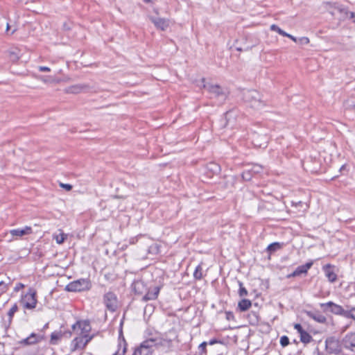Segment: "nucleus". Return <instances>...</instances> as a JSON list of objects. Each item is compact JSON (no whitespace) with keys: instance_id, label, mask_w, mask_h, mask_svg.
Returning a JSON list of instances; mask_svg holds the SVG:
<instances>
[{"instance_id":"48","label":"nucleus","mask_w":355,"mask_h":355,"mask_svg":"<svg viewBox=\"0 0 355 355\" xmlns=\"http://www.w3.org/2000/svg\"><path fill=\"white\" fill-rule=\"evenodd\" d=\"M346 168H347V165H346V164H343V165L340 167V172H343V171H345V170H346Z\"/></svg>"},{"instance_id":"30","label":"nucleus","mask_w":355,"mask_h":355,"mask_svg":"<svg viewBox=\"0 0 355 355\" xmlns=\"http://www.w3.org/2000/svg\"><path fill=\"white\" fill-rule=\"evenodd\" d=\"M62 335L59 333H52L51 335V344L55 345L58 343V341L61 338Z\"/></svg>"},{"instance_id":"12","label":"nucleus","mask_w":355,"mask_h":355,"mask_svg":"<svg viewBox=\"0 0 355 355\" xmlns=\"http://www.w3.org/2000/svg\"><path fill=\"white\" fill-rule=\"evenodd\" d=\"M159 291L160 288L159 286H155L152 289L147 288V291H146V293L143 296L142 300L144 302H147L149 300H156L158 297Z\"/></svg>"},{"instance_id":"31","label":"nucleus","mask_w":355,"mask_h":355,"mask_svg":"<svg viewBox=\"0 0 355 355\" xmlns=\"http://www.w3.org/2000/svg\"><path fill=\"white\" fill-rule=\"evenodd\" d=\"M270 30L271 31H276L277 33H278L279 35H282V36H286L287 35V33H286L284 31H283L282 29H281L276 24H272L270 26Z\"/></svg>"},{"instance_id":"7","label":"nucleus","mask_w":355,"mask_h":355,"mask_svg":"<svg viewBox=\"0 0 355 355\" xmlns=\"http://www.w3.org/2000/svg\"><path fill=\"white\" fill-rule=\"evenodd\" d=\"M342 346L347 355H355V333L347 334L342 339Z\"/></svg>"},{"instance_id":"41","label":"nucleus","mask_w":355,"mask_h":355,"mask_svg":"<svg viewBox=\"0 0 355 355\" xmlns=\"http://www.w3.org/2000/svg\"><path fill=\"white\" fill-rule=\"evenodd\" d=\"M292 205L294 206V207H307V205L306 203H304L302 201H298V202H292Z\"/></svg>"},{"instance_id":"32","label":"nucleus","mask_w":355,"mask_h":355,"mask_svg":"<svg viewBox=\"0 0 355 355\" xmlns=\"http://www.w3.org/2000/svg\"><path fill=\"white\" fill-rule=\"evenodd\" d=\"M239 282V295L240 297H244L248 295V291L245 287H243V283L240 281Z\"/></svg>"},{"instance_id":"49","label":"nucleus","mask_w":355,"mask_h":355,"mask_svg":"<svg viewBox=\"0 0 355 355\" xmlns=\"http://www.w3.org/2000/svg\"><path fill=\"white\" fill-rule=\"evenodd\" d=\"M260 168H261V167H260V166H253L251 169H254L255 171H258L259 172V169H260Z\"/></svg>"},{"instance_id":"23","label":"nucleus","mask_w":355,"mask_h":355,"mask_svg":"<svg viewBox=\"0 0 355 355\" xmlns=\"http://www.w3.org/2000/svg\"><path fill=\"white\" fill-rule=\"evenodd\" d=\"M284 244L283 243H280L279 242H274L272 243H270L268 247H267V252H269L270 254H272L279 250H280L282 247H283Z\"/></svg>"},{"instance_id":"8","label":"nucleus","mask_w":355,"mask_h":355,"mask_svg":"<svg viewBox=\"0 0 355 355\" xmlns=\"http://www.w3.org/2000/svg\"><path fill=\"white\" fill-rule=\"evenodd\" d=\"M320 307L322 309L324 312L330 311L334 314L345 317L346 309H343L340 305L334 303L333 302L321 303Z\"/></svg>"},{"instance_id":"16","label":"nucleus","mask_w":355,"mask_h":355,"mask_svg":"<svg viewBox=\"0 0 355 355\" xmlns=\"http://www.w3.org/2000/svg\"><path fill=\"white\" fill-rule=\"evenodd\" d=\"M323 270L325 273V276L327 277L330 282H334L337 279V275L334 272L333 267L331 264H327L323 266Z\"/></svg>"},{"instance_id":"10","label":"nucleus","mask_w":355,"mask_h":355,"mask_svg":"<svg viewBox=\"0 0 355 355\" xmlns=\"http://www.w3.org/2000/svg\"><path fill=\"white\" fill-rule=\"evenodd\" d=\"M89 282L85 279H80L73 282L67 286V289L69 291L76 292L81 291L87 288Z\"/></svg>"},{"instance_id":"1","label":"nucleus","mask_w":355,"mask_h":355,"mask_svg":"<svg viewBox=\"0 0 355 355\" xmlns=\"http://www.w3.org/2000/svg\"><path fill=\"white\" fill-rule=\"evenodd\" d=\"M168 333L172 334L171 337L165 336L144 340L139 347L135 349L133 355H153V348L154 347L164 346L170 347L172 345V341L178 338V336L173 329H171Z\"/></svg>"},{"instance_id":"4","label":"nucleus","mask_w":355,"mask_h":355,"mask_svg":"<svg viewBox=\"0 0 355 355\" xmlns=\"http://www.w3.org/2000/svg\"><path fill=\"white\" fill-rule=\"evenodd\" d=\"M201 81L203 83L202 87L207 89L211 98L217 100L219 105L223 104L226 101L228 95L226 89L217 84L206 83L204 78H202Z\"/></svg>"},{"instance_id":"15","label":"nucleus","mask_w":355,"mask_h":355,"mask_svg":"<svg viewBox=\"0 0 355 355\" xmlns=\"http://www.w3.org/2000/svg\"><path fill=\"white\" fill-rule=\"evenodd\" d=\"M132 288L135 293L138 295L143 294L147 291L146 285L144 282L141 279L134 281L132 284Z\"/></svg>"},{"instance_id":"22","label":"nucleus","mask_w":355,"mask_h":355,"mask_svg":"<svg viewBox=\"0 0 355 355\" xmlns=\"http://www.w3.org/2000/svg\"><path fill=\"white\" fill-rule=\"evenodd\" d=\"M37 78L44 83H58L62 80V78L53 76H39Z\"/></svg>"},{"instance_id":"27","label":"nucleus","mask_w":355,"mask_h":355,"mask_svg":"<svg viewBox=\"0 0 355 355\" xmlns=\"http://www.w3.org/2000/svg\"><path fill=\"white\" fill-rule=\"evenodd\" d=\"M336 10L338 12H339L340 13H344L347 16L349 15V17L351 19H353V22L355 23V12H349L347 10H345V8H340V7L336 8Z\"/></svg>"},{"instance_id":"37","label":"nucleus","mask_w":355,"mask_h":355,"mask_svg":"<svg viewBox=\"0 0 355 355\" xmlns=\"http://www.w3.org/2000/svg\"><path fill=\"white\" fill-rule=\"evenodd\" d=\"M279 342L283 347H286L289 344V338L286 336H283L280 338Z\"/></svg>"},{"instance_id":"29","label":"nucleus","mask_w":355,"mask_h":355,"mask_svg":"<svg viewBox=\"0 0 355 355\" xmlns=\"http://www.w3.org/2000/svg\"><path fill=\"white\" fill-rule=\"evenodd\" d=\"M53 238L55 239L58 244L62 243L67 238V235L62 232H60L58 234H54Z\"/></svg>"},{"instance_id":"51","label":"nucleus","mask_w":355,"mask_h":355,"mask_svg":"<svg viewBox=\"0 0 355 355\" xmlns=\"http://www.w3.org/2000/svg\"><path fill=\"white\" fill-rule=\"evenodd\" d=\"M10 29V25L8 23L6 24V31H8Z\"/></svg>"},{"instance_id":"55","label":"nucleus","mask_w":355,"mask_h":355,"mask_svg":"<svg viewBox=\"0 0 355 355\" xmlns=\"http://www.w3.org/2000/svg\"><path fill=\"white\" fill-rule=\"evenodd\" d=\"M92 338H93V336L90 335V337H89L90 341L92 340Z\"/></svg>"},{"instance_id":"9","label":"nucleus","mask_w":355,"mask_h":355,"mask_svg":"<svg viewBox=\"0 0 355 355\" xmlns=\"http://www.w3.org/2000/svg\"><path fill=\"white\" fill-rule=\"evenodd\" d=\"M104 303L111 311H115L118 306V300L114 293L109 292L104 295Z\"/></svg>"},{"instance_id":"58","label":"nucleus","mask_w":355,"mask_h":355,"mask_svg":"<svg viewBox=\"0 0 355 355\" xmlns=\"http://www.w3.org/2000/svg\"><path fill=\"white\" fill-rule=\"evenodd\" d=\"M3 282H0V286H1V284H3Z\"/></svg>"},{"instance_id":"24","label":"nucleus","mask_w":355,"mask_h":355,"mask_svg":"<svg viewBox=\"0 0 355 355\" xmlns=\"http://www.w3.org/2000/svg\"><path fill=\"white\" fill-rule=\"evenodd\" d=\"M300 341L304 344L309 343L312 340V336L305 330H304L300 334Z\"/></svg>"},{"instance_id":"56","label":"nucleus","mask_w":355,"mask_h":355,"mask_svg":"<svg viewBox=\"0 0 355 355\" xmlns=\"http://www.w3.org/2000/svg\"><path fill=\"white\" fill-rule=\"evenodd\" d=\"M332 15H334L335 13L334 12H331Z\"/></svg>"},{"instance_id":"13","label":"nucleus","mask_w":355,"mask_h":355,"mask_svg":"<svg viewBox=\"0 0 355 355\" xmlns=\"http://www.w3.org/2000/svg\"><path fill=\"white\" fill-rule=\"evenodd\" d=\"M33 233L31 227L26 226L22 229H15L10 231V234L13 237H22L26 235H29Z\"/></svg>"},{"instance_id":"53","label":"nucleus","mask_w":355,"mask_h":355,"mask_svg":"<svg viewBox=\"0 0 355 355\" xmlns=\"http://www.w3.org/2000/svg\"><path fill=\"white\" fill-rule=\"evenodd\" d=\"M144 1L146 2V3H150L153 1L152 0H144Z\"/></svg>"},{"instance_id":"50","label":"nucleus","mask_w":355,"mask_h":355,"mask_svg":"<svg viewBox=\"0 0 355 355\" xmlns=\"http://www.w3.org/2000/svg\"><path fill=\"white\" fill-rule=\"evenodd\" d=\"M214 168H212V170H214V171H217V170H219V166L216 164H214Z\"/></svg>"},{"instance_id":"20","label":"nucleus","mask_w":355,"mask_h":355,"mask_svg":"<svg viewBox=\"0 0 355 355\" xmlns=\"http://www.w3.org/2000/svg\"><path fill=\"white\" fill-rule=\"evenodd\" d=\"M85 88V86L75 85L65 88L64 92L67 94H78Z\"/></svg>"},{"instance_id":"33","label":"nucleus","mask_w":355,"mask_h":355,"mask_svg":"<svg viewBox=\"0 0 355 355\" xmlns=\"http://www.w3.org/2000/svg\"><path fill=\"white\" fill-rule=\"evenodd\" d=\"M18 311V306L17 304H15L11 309L9 310L8 315L9 316L10 321L12 320L13 315Z\"/></svg>"},{"instance_id":"17","label":"nucleus","mask_w":355,"mask_h":355,"mask_svg":"<svg viewBox=\"0 0 355 355\" xmlns=\"http://www.w3.org/2000/svg\"><path fill=\"white\" fill-rule=\"evenodd\" d=\"M306 313L310 318L319 323L324 324L327 322V318L318 311H306Z\"/></svg>"},{"instance_id":"54","label":"nucleus","mask_w":355,"mask_h":355,"mask_svg":"<svg viewBox=\"0 0 355 355\" xmlns=\"http://www.w3.org/2000/svg\"><path fill=\"white\" fill-rule=\"evenodd\" d=\"M229 114H230V112H227L225 113V116H226V117H227Z\"/></svg>"},{"instance_id":"38","label":"nucleus","mask_w":355,"mask_h":355,"mask_svg":"<svg viewBox=\"0 0 355 355\" xmlns=\"http://www.w3.org/2000/svg\"><path fill=\"white\" fill-rule=\"evenodd\" d=\"M309 39L306 37H302L297 39V42L302 45L308 44L309 43Z\"/></svg>"},{"instance_id":"28","label":"nucleus","mask_w":355,"mask_h":355,"mask_svg":"<svg viewBox=\"0 0 355 355\" xmlns=\"http://www.w3.org/2000/svg\"><path fill=\"white\" fill-rule=\"evenodd\" d=\"M347 307V309H346V314L345 318H351L355 320V307Z\"/></svg>"},{"instance_id":"19","label":"nucleus","mask_w":355,"mask_h":355,"mask_svg":"<svg viewBox=\"0 0 355 355\" xmlns=\"http://www.w3.org/2000/svg\"><path fill=\"white\" fill-rule=\"evenodd\" d=\"M251 306L252 302L250 300L243 299L239 302L237 309L241 312H243L248 310Z\"/></svg>"},{"instance_id":"34","label":"nucleus","mask_w":355,"mask_h":355,"mask_svg":"<svg viewBox=\"0 0 355 355\" xmlns=\"http://www.w3.org/2000/svg\"><path fill=\"white\" fill-rule=\"evenodd\" d=\"M207 345H208L207 342L204 341L202 343H200V345L198 346V349L200 351L201 355H202V354L206 355L207 354Z\"/></svg>"},{"instance_id":"47","label":"nucleus","mask_w":355,"mask_h":355,"mask_svg":"<svg viewBox=\"0 0 355 355\" xmlns=\"http://www.w3.org/2000/svg\"><path fill=\"white\" fill-rule=\"evenodd\" d=\"M285 37H287L290 38L291 40H292L295 42H297V38L294 37V36H293L291 34L287 33V35H286Z\"/></svg>"},{"instance_id":"14","label":"nucleus","mask_w":355,"mask_h":355,"mask_svg":"<svg viewBox=\"0 0 355 355\" xmlns=\"http://www.w3.org/2000/svg\"><path fill=\"white\" fill-rule=\"evenodd\" d=\"M151 21L154 24L157 28L165 31L169 26L168 19L161 17H152Z\"/></svg>"},{"instance_id":"11","label":"nucleus","mask_w":355,"mask_h":355,"mask_svg":"<svg viewBox=\"0 0 355 355\" xmlns=\"http://www.w3.org/2000/svg\"><path fill=\"white\" fill-rule=\"evenodd\" d=\"M313 266V261H309L305 263L304 265H302L298 266L292 273L287 275V278L295 277L297 276H300L302 274H306L308 270Z\"/></svg>"},{"instance_id":"42","label":"nucleus","mask_w":355,"mask_h":355,"mask_svg":"<svg viewBox=\"0 0 355 355\" xmlns=\"http://www.w3.org/2000/svg\"><path fill=\"white\" fill-rule=\"evenodd\" d=\"M207 343L209 345H215V344H217V343L222 344L223 341H221L220 340H218L217 338H213V339H211L209 342H207Z\"/></svg>"},{"instance_id":"3","label":"nucleus","mask_w":355,"mask_h":355,"mask_svg":"<svg viewBox=\"0 0 355 355\" xmlns=\"http://www.w3.org/2000/svg\"><path fill=\"white\" fill-rule=\"evenodd\" d=\"M243 100L250 107L260 110L267 105V102L263 99V96L255 89H248L243 92Z\"/></svg>"},{"instance_id":"21","label":"nucleus","mask_w":355,"mask_h":355,"mask_svg":"<svg viewBox=\"0 0 355 355\" xmlns=\"http://www.w3.org/2000/svg\"><path fill=\"white\" fill-rule=\"evenodd\" d=\"M8 53L9 58L12 62H17L21 57V51L17 48L10 49Z\"/></svg>"},{"instance_id":"43","label":"nucleus","mask_w":355,"mask_h":355,"mask_svg":"<svg viewBox=\"0 0 355 355\" xmlns=\"http://www.w3.org/2000/svg\"><path fill=\"white\" fill-rule=\"evenodd\" d=\"M60 186L67 191H70L72 189V186L69 184L60 183Z\"/></svg>"},{"instance_id":"18","label":"nucleus","mask_w":355,"mask_h":355,"mask_svg":"<svg viewBox=\"0 0 355 355\" xmlns=\"http://www.w3.org/2000/svg\"><path fill=\"white\" fill-rule=\"evenodd\" d=\"M40 341V336L36 334H31L28 338L21 340L19 343L24 345H34Z\"/></svg>"},{"instance_id":"44","label":"nucleus","mask_w":355,"mask_h":355,"mask_svg":"<svg viewBox=\"0 0 355 355\" xmlns=\"http://www.w3.org/2000/svg\"><path fill=\"white\" fill-rule=\"evenodd\" d=\"M294 329H296L300 334L304 330L300 324H295Z\"/></svg>"},{"instance_id":"25","label":"nucleus","mask_w":355,"mask_h":355,"mask_svg":"<svg viewBox=\"0 0 355 355\" xmlns=\"http://www.w3.org/2000/svg\"><path fill=\"white\" fill-rule=\"evenodd\" d=\"M257 173H259V171H255L254 169H250V170L244 171L242 173L241 176H242V178L245 181H250L252 178V174Z\"/></svg>"},{"instance_id":"35","label":"nucleus","mask_w":355,"mask_h":355,"mask_svg":"<svg viewBox=\"0 0 355 355\" xmlns=\"http://www.w3.org/2000/svg\"><path fill=\"white\" fill-rule=\"evenodd\" d=\"M123 349L121 350V349L119 348L117 350V352L114 354V355H125L126 352V343L124 338H123Z\"/></svg>"},{"instance_id":"57","label":"nucleus","mask_w":355,"mask_h":355,"mask_svg":"<svg viewBox=\"0 0 355 355\" xmlns=\"http://www.w3.org/2000/svg\"><path fill=\"white\" fill-rule=\"evenodd\" d=\"M120 335H122V330L120 331Z\"/></svg>"},{"instance_id":"6","label":"nucleus","mask_w":355,"mask_h":355,"mask_svg":"<svg viewBox=\"0 0 355 355\" xmlns=\"http://www.w3.org/2000/svg\"><path fill=\"white\" fill-rule=\"evenodd\" d=\"M325 347L328 353L338 355L343 351L342 341L340 343L334 337H329L325 340Z\"/></svg>"},{"instance_id":"26","label":"nucleus","mask_w":355,"mask_h":355,"mask_svg":"<svg viewBox=\"0 0 355 355\" xmlns=\"http://www.w3.org/2000/svg\"><path fill=\"white\" fill-rule=\"evenodd\" d=\"M202 268L201 264H199L196 266L193 272V277L196 280H200L202 278Z\"/></svg>"},{"instance_id":"40","label":"nucleus","mask_w":355,"mask_h":355,"mask_svg":"<svg viewBox=\"0 0 355 355\" xmlns=\"http://www.w3.org/2000/svg\"><path fill=\"white\" fill-rule=\"evenodd\" d=\"M225 318L228 321L234 320V315L232 311H225Z\"/></svg>"},{"instance_id":"52","label":"nucleus","mask_w":355,"mask_h":355,"mask_svg":"<svg viewBox=\"0 0 355 355\" xmlns=\"http://www.w3.org/2000/svg\"><path fill=\"white\" fill-rule=\"evenodd\" d=\"M236 49L238 51H243V49L241 48H240V47H236Z\"/></svg>"},{"instance_id":"5","label":"nucleus","mask_w":355,"mask_h":355,"mask_svg":"<svg viewBox=\"0 0 355 355\" xmlns=\"http://www.w3.org/2000/svg\"><path fill=\"white\" fill-rule=\"evenodd\" d=\"M37 300L36 299V292L30 288L28 292L21 296L20 303L25 309H33L35 308Z\"/></svg>"},{"instance_id":"45","label":"nucleus","mask_w":355,"mask_h":355,"mask_svg":"<svg viewBox=\"0 0 355 355\" xmlns=\"http://www.w3.org/2000/svg\"><path fill=\"white\" fill-rule=\"evenodd\" d=\"M38 69L40 71H42V72H49L51 71V69L49 67H43V66H40L38 67Z\"/></svg>"},{"instance_id":"2","label":"nucleus","mask_w":355,"mask_h":355,"mask_svg":"<svg viewBox=\"0 0 355 355\" xmlns=\"http://www.w3.org/2000/svg\"><path fill=\"white\" fill-rule=\"evenodd\" d=\"M89 322L78 321L72 326L73 331L76 333V337L71 342V349L73 351L85 348L89 342Z\"/></svg>"},{"instance_id":"46","label":"nucleus","mask_w":355,"mask_h":355,"mask_svg":"<svg viewBox=\"0 0 355 355\" xmlns=\"http://www.w3.org/2000/svg\"><path fill=\"white\" fill-rule=\"evenodd\" d=\"M23 288H24V285L21 283H19L15 287L14 291L16 292H18L20 289H21Z\"/></svg>"},{"instance_id":"39","label":"nucleus","mask_w":355,"mask_h":355,"mask_svg":"<svg viewBox=\"0 0 355 355\" xmlns=\"http://www.w3.org/2000/svg\"><path fill=\"white\" fill-rule=\"evenodd\" d=\"M254 146H258L259 148H265V147H266V145H267V144L266 143V141H267V137H265V141H264L263 144L259 143L256 138L254 139Z\"/></svg>"},{"instance_id":"36","label":"nucleus","mask_w":355,"mask_h":355,"mask_svg":"<svg viewBox=\"0 0 355 355\" xmlns=\"http://www.w3.org/2000/svg\"><path fill=\"white\" fill-rule=\"evenodd\" d=\"M149 252L158 254L159 252V246L157 244H153L149 247Z\"/></svg>"}]
</instances>
